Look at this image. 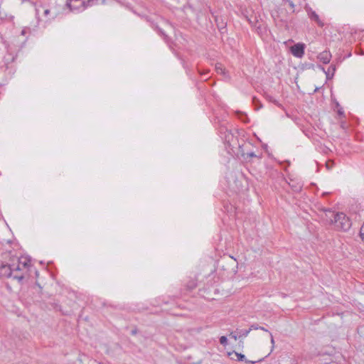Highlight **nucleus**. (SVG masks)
Wrapping results in <instances>:
<instances>
[{"label": "nucleus", "mask_w": 364, "mask_h": 364, "mask_svg": "<svg viewBox=\"0 0 364 364\" xmlns=\"http://www.w3.org/2000/svg\"><path fill=\"white\" fill-rule=\"evenodd\" d=\"M0 277L13 278L21 283L25 278L23 272H19L18 266H15L14 262L11 264H2L0 266Z\"/></svg>", "instance_id": "1"}, {"label": "nucleus", "mask_w": 364, "mask_h": 364, "mask_svg": "<svg viewBox=\"0 0 364 364\" xmlns=\"http://www.w3.org/2000/svg\"><path fill=\"white\" fill-rule=\"evenodd\" d=\"M98 0H67L66 6L70 11H82L97 4Z\"/></svg>", "instance_id": "2"}, {"label": "nucleus", "mask_w": 364, "mask_h": 364, "mask_svg": "<svg viewBox=\"0 0 364 364\" xmlns=\"http://www.w3.org/2000/svg\"><path fill=\"white\" fill-rule=\"evenodd\" d=\"M335 228L338 230L346 232L351 227V221L343 213H336L332 220Z\"/></svg>", "instance_id": "3"}, {"label": "nucleus", "mask_w": 364, "mask_h": 364, "mask_svg": "<svg viewBox=\"0 0 364 364\" xmlns=\"http://www.w3.org/2000/svg\"><path fill=\"white\" fill-rule=\"evenodd\" d=\"M13 262L16 267L18 266L19 272H23L25 277H26L28 272L30 271V268L31 267V259L28 257H21L17 258L16 262Z\"/></svg>", "instance_id": "4"}, {"label": "nucleus", "mask_w": 364, "mask_h": 364, "mask_svg": "<svg viewBox=\"0 0 364 364\" xmlns=\"http://www.w3.org/2000/svg\"><path fill=\"white\" fill-rule=\"evenodd\" d=\"M305 44L302 43H298L294 44L290 48L291 54L296 57L301 58L304 55Z\"/></svg>", "instance_id": "5"}, {"label": "nucleus", "mask_w": 364, "mask_h": 364, "mask_svg": "<svg viewBox=\"0 0 364 364\" xmlns=\"http://www.w3.org/2000/svg\"><path fill=\"white\" fill-rule=\"evenodd\" d=\"M146 20L149 22L150 26L156 30L158 33L161 36L166 43H169L170 38L165 33V32L159 27L157 24H156L153 21H151L149 17H146Z\"/></svg>", "instance_id": "6"}, {"label": "nucleus", "mask_w": 364, "mask_h": 364, "mask_svg": "<svg viewBox=\"0 0 364 364\" xmlns=\"http://www.w3.org/2000/svg\"><path fill=\"white\" fill-rule=\"evenodd\" d=\"M331 53L328 50H324L321 53H320L317 58L319 60L320 62L323 63V64H328L331 61Z\"/></svg>", "instance_id": "7"}, {"label": "nucleus", "mask_w": 364, "mask_h": 364, "mask_svg": "<svg viewBox=\"0 0 364 364\" xmlns=\"http://www.w3.org/2000/svg\"><path fill=\"white\" fill-rule=\"evenodd\" d=\"M308 16H309V18L311 20V21H314L315 22H316V23L319 26H323V23L321 21L318 15L314 11H313L312 9H309L308 11Z\"/></svg>", "instance_id": "8"}, {"label": "nucleus", "mask_w": 364, "mask_h": 364, "mask_svg": "<svg viewBox=\"0 0 364 364\" xmlns=\"http://www.w3.org/2000/svg\"><path fill=\"white\" fill-rule=\"evenodd\" d=\"M321 69L323 70V72L326 74V79L330 80L331 79L335 73L336 71V65H331L330 67L328 68V70L326 71L323 68H321Z\"/></svg>", "instance_id": "9"}, {"label": "nucleus", "mask_w": 364, "mask_h": 364, "mask_svg": "<svg viewBox=\"0 0 364 364\" xmlns=\"http://www.w3.org/2000/svg\"><path fill=\"white\" fill-rule=\"evenodd\" d=\"M239 151L242 156L245 157V155H247V158H252V157H257L261 158V156H257L253 151L248 152L247 154L245 153L243 150V145H239Z\"/></svg>", "instance_id": "10"}, {"label": "nucleus", "mask_w": 364, "mask_h": 364, "mask_svg": "<svg viewBox=\"0 0 364 364\" xmlns=\"http://www.w3.org/2000/svg\"><path fill=\"white\" fill-rule=\"evenodd\" d=\"M289 184L295 192H299L302 188V185L300 183H295L293 180H291Z\"/></svg>", "instance_id": "11"}, {"label": "nucleus", "mask_w": 364, "mask_h": 364, "mask_svg": "<svg viewBox=\"0 0 364 364\" xmlns=\"http://www.w3.org/2000/svg\"><path fill=\"white\" fill-rule=\"evenodd\" d=\"M234 353H235V355H236L237 360L238 361H245L246 363H250V364H255L257 362V361L247 360L245 359V355L244 354L237 353V352H234Z\"/></svg>", "instance_id": "12"}, {"label": "nucleus", "mask_w": 364, "mask_h": 364, "mask_svg": "<svg viewBox=\"0 0 364 364\" xmlns=\"http://www.w3.org/2000/svg\"><path fill=\"white\" fill-rule=\"evenodd\" d=\"M215 70L218 73H220L223 75H225L226 74L225 69L223 67V65L221 63H217L215 65Z\"/></svg>", "instance_id": "13"}, {"label": "nucleus", "mask_w": 364, "mask_h": 364, "mask_svg": "<svg viewBox=\"0 0 364 364\" xmlns=\"http://www.w3.org/2000/svg\"><path fill=\"white\" fill-rule=\"evenodd\" d=\"M266 98L269 102L274 103V105H276L278 107H281V104L274 97H272L271 95H267Z\"/></svg>", "instance_id": "14"}, {"label": "nucleus", "mask_w": 364, "mask_h": 364, "mask_svg": "<svg viewBox=\"0 0 364 364\" xmlns=\"http://www.w3.org/2000/svg\"><path fill=\"white\" fill-rule=\"evenodd\" d=\"M236 114L241 121H242L243 122H247L248 120L246 114L239 111L236 112Z\"/></svg>", "instance_id": "15"}, {"label": "nucleus", "mask_w": 364, "mask_h": 364, "mask_svg": "<svg viewBox=\"0 0 364 364\" xmlns=\"http://www.w3.org/2000/svg\"><path fill=\"white\" fill-rule=\"evenodd\" d=\"M196 287H197V283L195 280H191L186 284V287L189 290H192V289H195Z\"/></svg>", "instance_id": "16"}, {"label": "nucleus", "mask_w": 364, "mask_h": 364, "mask_svg": "<svg viewBox=\"0 0 364 364\" xmlns=\"http://www.w3.org/2000/svg\"><path fill=\"white\" fill-rule=\"evenodd\" d=\"M250 329H252V330H262L263 331H265V332H269V331L265 328L263 326H259L258 324H256V323H254L252 325L250 326Z\"/></svg>", "instance_id": "17"}, {"label": "nucleus", "mask_w": 364, "mask_h": 364, "mask_svg": "<svg viewBox=\"0 0 364 364\" xmlns=\"http://www.w3.org/2000/svg\"><path fill=\"white\" fill-rule=\"evenodd\" d=\"M252 330V329H250V328L249 329L241 330L240 335L239 336L240 337H247Z\"/></svg>", "instance_id": "18"}, {"label": "nucleus", "mask_w": 364, "mask_h": 364, "mask_svg": "<svg viewBox=\"0 0 364 364\" xmlns=\"http://www.w3.org/2000/svg\"><path fill=\"white\" fill-rule=\"evenodd\" d=\"M15 58H16V57L11 56V55L9 54L8 56L4 57V61L6 62V64H8L11 62H14Z\"/></svg>", "instance_id": "19"}, {"label": "nucleus", "mask_w": 364, "mask_h": 364, "mask_svg": "<svg viewBox=\"0 0 364 364\" xmlns=\"http://www.w3.org/2000/svg\"><path fill=\"white\" fill-rule=\"evenodd\" d=\"M220 343L223 346H226L228 344V338L226 336H223L220 338Z\"/></svg>", "instance_id": "20"}, {"label": "nucleus", "mask_w": 364, "mask_h": 364, "mask_svg": "<svg viewBox=\"0 0 364 364\" xmlns=\"http://www.w3.org/2000/svg\"><path fill=\"white\" fill-rule=\"evenodd\" d=\"M360 237L362 240L363 242H364V223L363 224V225L361 226L360 229Z\"/></svg>", "instance_id": "21"}, {"label": "nucleus", "mask_w": 364, "mask_h": 364, "mask_svg": "<svg viewBox=\"0 0 364 364\" xmlns=\"http://www.w3.org/2000/svg\"><path fill=\"white\" fill-rule=\"evenodd\" d=\"M30 31H31L30 28H27V27H26V28H23L22 29V31H21V34L22 36H25V35H26L27 33H28Z\"/></svg>", "instance_id": "22"}, {"label": "nucleus", "mask_w": 364, "mask_h": 364, "mask_svg": "<svg viewBox=\"0 0 364 364\" xmlns=\"http://www.w3.org/2000/svg\"><path fill=\"white\" fill-rule=\"evenodd\" d=\"M269 336H270V338H271V343H272V349H271V352L273 350L274 348V337L272 336V333L269 332Z\"/></svg>", "instance_id": "23"}, {"label": "nucleus", "mask_w": 364, "mask_h": 364, "mask_svg": "<svg viewBox=\"0 0 364 364\" xmlns=\"http://www.w3.org/2000/svg\"><path fill=\"white\" fill-rule=\"evenodd\" d=\"M252 102L253 103L257 105V104H259V108H261L262 107V105H261L260 102L259 101L258 99H257L256 97H253L252 99Z\"/></svg>", "instance_id": "24"}, {"label": "nucleus", "mask_w": 364, "mask_h": 364, "mask_svg": "<svg viewBox=\"0 0 364 364\" xmlns=\"http://www.w3.org/2000/svg\"><path fill=\"white\" fill-rule=\"evenodd\" d=\"M226 132H228V134L225 135V139L226 140H230L229 139L230 135H231V136H232V135L231 134V132L228 131V129H226Z\"/></svg>", "instance_id": "25"}, {"label": "nucleus", "mask_w": 364, "mask_h": 364, "mask_svg": "<svg viewBox=\"0 0 364 364\" xmlns=\"http://www.w3.org/2000/svg\"><path fill=\"white\" fill-rule=\"evenodd\" d=\"M198 73L201 75H206L208 73H209V70H205L204 72H201L200 70H198Z\"/></svg>", "instance_id": "26"}, {"label": "nucleus", "mask_w": 364, "mask_h": 364, "mask_svg": "<svg viewBox=\"0 0 364 364\" xmlns=\"http://www.w3.org/2000/svg\"><path fill=\"white\" fill-rule=\"evenodd\" d=\"M230 336L232 338H234L235 340H237V335H236L234 332L230 333Z\"/></svg>", "instance_id": "27"}, {"label": "nucleus", "mask_w": 364, "mask_h": 364, "mask_svg": "<svg viewBox=\"0 0 364 364\" xmlns=\"http://www.w3.org/2000/svg\"><path fill=\"white\" fill-rule=\"evenodd\" d=\"M338 113L339 115H343L344 114V112L343 111V109L342 108H340L338 110Z\"/></svg>", "instance_id": "28"}, {"label": "nucleus", "mask_w": 364, "mask_h": 364, "mask_svg": "<svg viewBox=\"0 0 364 364\" xmlns=\"http://www.w3.org/2000/svg\"><path fill=\"white\" fill-rule=\"evenodd\" d=\"M49 14H50V10H49V9H46V10L44 11V15H45V16H47V15H48Z\"/></svg>", "instance_id": "29"}, {"label": "nucleus", "mask_w": 364, "mask_h": 364, "mask_svg": "<svg viewBox=\"0 0 364 364\" xmlns=\"http://www.w3.org/2000/svg\"><path fill=\"white\" fill-rule=\"evenodd\" d=\"M169 302H170L169 300H165V299L163 300V303L165 304H168Z\"/></svg>", "instance_id": "30"}, {"label": "nucleus", "mask_w": 364, "mask_h": 364, "mask_svg": "<svg viewBox=\"0 0 364 364\" xmlns=\"http://www.w3.org/2000/svg\"><path fill=\"white\" fill-rule=\"evenodd\" d=\"M132 333L135 335L136 333V330H132Z\"/></svg>", "instance_id": "31"}, {"label": "nucleus", "mask_w": 364, "mask_h": 364, "mask_svg": "<svg viewBox=\"0 0 364 364\" xmlns=\"http://www.w3.org/2000/svg\"><path fill=\"white\" fill-rule=\"evenodd\" d=\"M360 54H361V55H364V51H361V52H360Z\"/></svg>", "instance_id": "32"}, {"label": "nucleus", "mask_w": 364, "mask_h": 364, "mask_svg": "<svg viewBox=\"0 0 364 364\" xmlns=\"http://www.w3.org/2000/svg\"><path fill=\"white\" fill-rule=\"evenodd\" d=\"M318 87H317V88H316V89H315V90H314V92L318 91Z\"/></svg>", "instance_id": "33"}]
</instances>
